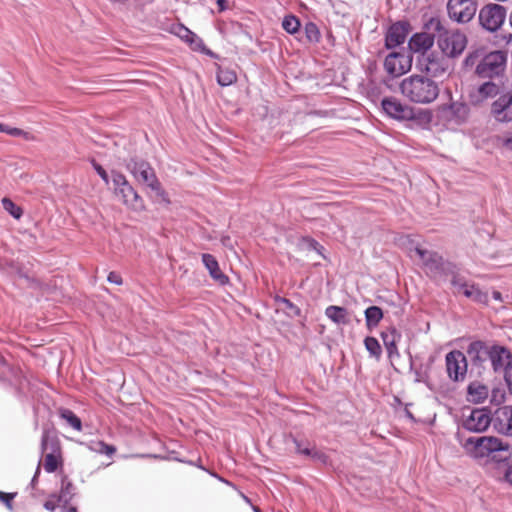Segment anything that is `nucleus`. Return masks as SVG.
<instances>
[{
	"instance_id": "obj_1",
	"label": "nucleus",
	"mask_w": 512,
	"mask_h": 512,
	"mask_svg": "<svg viewBox=\"0 0 512 512\" xmlns=\"http://www.w3.org/2000/svg\"><path fill=\"white\" fill-rule=\"evenodd\" d=\"M401 94L415 104H430L439 95L438 83L423 75H410L400 83Z\"/></svg>"
},
{
	"instance_id": "obj_2",
	"label": "nucleus",
	"mask_w": 512,
	"mask_h": 512,
	"mask_svg": "<svg viewBox=\"0 0 512 512\" xmlns=\"http://www.w3.org/2000/svg\"><path fill=\"white\" fill-rule=\"evenodd\" d=\"M465 451L475 459H483L494 453L504 452L497 461H506L510 454L508 445L504 444L499 438L494 436L469 437L462 443Z\"/></svg>"
},
{
	"instance_id": "obj_3",
	"label": "nucleus",
	"mask_w": 512,
	"mask_h": 512,
	"mask_svg": "<svg viewBox=\"0 0 512 512\" xmlns=\"http://www.w3.org/2000/svg\"><path fill=\"white\" fill-rule=\"evenodd\" d=\"M127 169L136 178L137 181L145 184L154 191L162 200L169 203L167 194L162 189L159 180L151 165L144 160L131 159L127 164Z\"/></svg>"
},
{
	"instance_id": "obj_4",
	"label": "nucleus",
	"mask_w": 512,
	"mask_h": 512,
	"mask_svg": "<svg viewBox=\"0 0 512 512\" xmlns=\"http://www.w3.org/2000/svg\"><path fill=\"white\" fill-rule=\"evenodd\" d=\"M415 251L422 260L426 272L431 278H444L453 265L452 262L445 261L443 257L436 252L428 251L420 247H416Z\"/></svg>"
},
{
	"instance_id": "obj_5",
	"label": "nucleus",
	"mask_w": 512,
	"mask_h": 512,
	"mask_svg": "<svg viewBox=\"0 0 512 512\" xmlns=\"http://www.w3.org/2000/svg\"><path fill=\"white\" fill-rule=\"evenodd\" d=\"M506 8L500 4L490 3L479 11V22L482 28L489 32H495L503 25L506 19Z\"/></svg>"
},
{
	"instance_id": "obj_6",
	"label": "nucleus",
	"mask_w": 512,
	"mask_h": 512,
	"mask_svg": "<svg viewBox=\"0 0 512 512\" xmlns=\"http://www.w3.org/2000/svg\"><path fill=\"white\" fill-rule=\"evenodd\" d=\"M506 64V55L502 51H494L482 57L476 65V73L483 78L499 76Z\"/></svg>"
},
{
	"instance_id": "obj_7",
	"label": "nucleus",
	"mask_w": 512,
	"mask_h": 512,
	"mask_svg": "<svg viewBox=\"0 0 512 512\" xmlns=\"http://www.w3.org/2000/svg\"><path fill=\"white\" fill-rule=\"evenodd\" d=\"M467 37L460 31H445L439 35L438 46L447 57H457L466 48Z\"/></svg>"
},
{
	"instance_id": "obj_8",
	"label": "nucleus",
	"mask_w": 512,
	"mask_h": 512,
	"mask_svg": "<svg viewBox=\"0 0 512 512\" xmlns=\"http://www.w3.org/2000/svg\"><path fill=\"white\" fill-rule=\"evenodd\" d=\"M447 12L451 20L465 24L474 18L477 2L476 0H448Z\"/></svg>"
},
{
	"instance_id": "obj_9",
	"label": "nucleus",
	"mask_w": 512,
	"mask_h": 512,
	"mask_svg": "<svg viewBox=\"0 0 512 512\" xmlns=\"http://www.w3.org/2000/svg\"><path fill=\"white\" fill-rule=\"evenodd\" d=\"M446 371L450 380L454 382L463 381L467 373V358L459 350H453L446 354Z\"/></svg>"
},
{
	"instance_id": "obj_10",
	"label": "nucleus",
	"mask_w": 512,
	"mask_h": 512,
	"mask_svg": "<svg viewBox=\"0 0 512 512\" xmlns=\"http://www.w3.org/2000/svg\"><path fill=\"white\" fill-rule=\"evenodd\" d=\"M494 418L491 411L487 408L473 409L463 420V428L474 433H482L488 429Z\"/></svg>"
},
{
	"instance_id": "obj_11",
	"label": "nucleus",
	"mask_w": 512,
	"mask_h": 512,
	"mask_svg": "<svg viewBox=\"0 0 512 512\" xmlns=\"http://www.w3.org/2000/svg\"><path fill=\"white\" fill-rule=\"evenodd\" d=\"M381 106L386 115L396 120H412L415 117L413 108L395 97L383 98Z\"/></svg>"
},
{
	"instance_id": "obj_12",
	"label": "nucleus",
	"mask_w": 512,
	"mask_h": 512,
	"mask_svg": "<svg viewBox=\"0 0 512 512\" xmlns=\"http://www.w3.org/2000/svg\"><path fill=\"white\" fill-rule=\"evenodd\" d=\"M410 68L411 59L403 51H393L389 53L384 60L385 71L393 77H399L405 74Z\"/></svg>"
},
{
	"instance_id": "obj_13",
	"label": "nucleus",
	"mask_w": 512,
	"mask_h": 512,
	"mask_svg": "<svg viewBox=\"0 0 512 512\" xmlns=\"http://www.w3.org/2000/svg\"><path fill=\"white\" fill-rule=\"evenodd\" d=\"M417 65L421 72L431 77H440L447 71L445 60L434 53L421 55Z\"/></svg>"
},
{
	"instance_id": "obj_14",
	"label": "nucleus",
	"mask_w": 512,
	"mask_h": 512,
	"mask_svg": "<svg viewBox=\"0 0 512 512\" xmlns=\"http://www.w3.org/2000/svg\"><path fill=\"white\" fill-rule=\"evenodd\" d=\"M488 362L494 372L504 371L505 373L512 364V353L506 347L492 342Z\"/></svg>"
},
{
	"instance_id": "obj_15",
	"label": "nucleus",
	"mask_w": 512,
	"mask_h": 512,
	"mask_svg": "<svg viewBox=\"0 0 512 512\" xmlns=\"http://www.w3.org/2000/svg\"><path fill=\"white\" fill-rule=\"evenodd\" d=\"M492 341L476 340L471 342L467 347V355L472 366L484 368L489 361V354Z\"/></svg>"
},
{
	"instance_id": "obj_16",
	"label": "nucleus",
	"mask_w": 512,
	"mask_h": 512,
	"mask_svg": "<svg viewBox=\"0 0 512 512\" xmlns=\"http://www.w3.org/2000/svg\"><path fill=\"white\" fill-rule=\"evenodd\" d=\"M410 32V24L406 21H399L392 24L385 36L387 49H394L402 45Z\"/></svg>"
},
{
	"instance_id": "obj_17",
	"label": "nucleus",
	"mask_w": 512,
	"mask_h": 512,
	"mask_svg": "<svg viewBox=\"0 0 512 512\" xmlns=\"http://www.w3.org/2000/svg\"><path fill=\"white\" fill-rule=\"evenodd\" d=\"M169 32L188 43L194 50H203L205 47L202 39L181 23L171 24Z\"/></svg>"
},
{
	"instance_id": "obj_18",
	"label": "nucleus",
	"mask_w": 512,
	"mask_h": 512,
	"mask_svg": "<svg viewBox=\"0 0 512 512\" xmlns=\"http://www.w3.org/2000/svg\"><path fill=\"white\" fill-rule=\"evenodd\" d=\"M492 113L498 121L512 120V93L501 95L492 104Z\"/></svg>"
},
{
	"instance_id": "obj_19",
	"label": "nucleus",
	"mask_w": 512,
	"mask_h": 512,
	"mask_svg": "<svg viewBox=\"0 0 512 512\" xmlns=\"http://www.w3.org/2000/svg\"><path fill=\"white\" fill-rule=\"evenodd\" d=\"M493 427L500 434L512 436V406H505L496 412Z\"/></svg>"
},
{
	"instance_id": "obj_20",
	"label": "nucleus",
	"mask_w": 512,
	"mask_h": 512,
	"mask_svg": "<svg viewBox=\"0 0 512 512\" xmlns=\"http://www.w3.org/2000/svg\"><path fill=\"white\" fill-rule=\"evenodd\" d=\"M434 35L428 32L414 34L409 40V48L415 53L427 54L426 52L434 44Z\"/></svg>"
},
{
	"instance_id": "obj_21",
	"label": "nucleus",
	"mask_w": 512,
	"mask_h": 512,
	"mask_svg": "<svg viewBox=\"0 0 512 512\" xmlns=\"http://www.w3.org/2000/svg\"><path fill=\"white\" fill-rule=\"evenodd\" d=\"M202 262L210 276L221 285L228 283V277L221 271L217 259L208 253L202 254Z\"/></svg>"
},
{
	"instance_id": "obj_22",
	"label": "nucleus",
	"mask_w": 512,
	"mask_h": 512,
	"mask_svg": "<svg viewBox=\"0 0 512 512\" xmlns=\"http://www.w3.org/2000/svg\"><path fill=\"white\" fill-rule=\"evenodd\" d=\"M381 337L387 350L388 357L390 359L399 357L396 342L400 339V334L395 329H392L386 332H382Z\"/></svg>"
},
{
	"instance_id": "obj_23",
	"label": "nucleus",
	"mask_w": 512,
	"mask_h": 512,
	"mask_svg": "<svg viewBox=\"0 0 512 512\" xmlns=\"http://www.w3.org/2000/svg\"><path fill=\"white\" fill-rule=\"evenodd\" d=\"M489 395V389L486 385L479 382H472L467 388L468 400L473 403H481Z\"/></svg>"
},
{
	"instance_id": "obj_24",
	"label": "nucleus",
	"mask_w": 512,
	"mask_h": 512,
	"mask_svg": "<svg viewBox=\"0 0 512 512\" xmlns=\"http://www.w3.org/2000/svg\"><path fill=\"white\" fill-rule=\"evenodd\" d=\"M461 294L479 304L488 305L489 303L488 293L482 291L479 286L474 283H470L467 287H464Z\"/></svg>"
},
{
	"instance_id": "obj_25",
	"label": "nucleus",
	"mask_w": 512,
	"mask_h": 512,
	"mask_svg": "<svg viewBox=\"0 0 512 512\" xmlns=\"http://www.w3.org/2000/svg\"><path fill=\"white\" fill-rule=\"evenodd\" d=\"M293 442L295 444V448L297 453L311 457L313 459H317L320 461L325 462L326 461V455L318 450H316L314 447L310 445V443L298 440L296 438L293 439Z\"/></svg>"
},
{
	"instance_id": "obj_26",
	"label": "nucleus",
	"mask_w": 512,
	"mask_h": 512,
	"mask_svg": "<svg viewBox=\"0 0 512 512\" xmlns=\"http://www.w3.org/2000/svg\"><path fill=\"white\" fill-rule=\"evenodd\" d=\"M450 271L447 272L444 278H450V283L457 293H461L464 287H467L470 283L466 281L465 277L461 275L460 269L453 263Z\"/></svg>"
},
{
	"instance_id": "obj_27",
	"label": "nucleus",
	"mask_w": 512,
	"mask_h": 512,
	"mask_svg": "<svg viewBox=\"0 0 512 512\" xmlns=\"http://www.w3.org/2000/svg\"><path fill=\"white\" fill-rule=\"evenodd\" d=\"M325 315L335 324L345 325L348 324V311L344 307L331 305L325 310Z\"/></svg>"
},
{
	"instance_id": "obj_28",
	"label": "nucleus",
	"mask_w": 512,
	"mask_h": 512,
	"mask_svg": "<svg viewBox=\"0 0 512 512\" xmlns=\"http://www.w3.org/2000/svg\"><path fill=\"white\" fill-rule=\"evenodd\" d=\"M116 196L121 197L123 203L128 206L136 208L140 197L134 188L127 183L125 186L115 192Z\"/></svg>"
},
{
	"instance_id": "obj_29",
	"label": "nucleus",
	"mask_w": 512,
	"mask_h": 512,
	"mask_svg": "<svg viewBox=\"0 0 512 512\" xmlns=\"http://www.w3.org/2000/svg\"><path fill=\"white\" fill-rule=\"evenodd\" d=\"M75 487L69 481L67 476H64L61 480V489L57 494V502L62 505H68L75 495Z\"/></svg>"
},
{
	"instance_id": "obj_30",
	"label": "nucleus",
	"mask_w": 512,
	"mask_h": 512,
	"mask_svg": "<svg viewBox=\"0 0 512 512\" xmlns=\"http://www.w3.org/2000/svg\"><path fill=\"white\" fill-rule=\"evenodd\" d=\"M382 318L383 312L378 306H370L365 310V321L368 329L375 328Z\"/></svg>"
},
{
	"instance_id": "obj_31",
	"label": "nucleus",
	"mask_w": 512,
	"mask_h": 512,
	"mask_svg": "<svg viewBox=\"0 0 512 512\" xmlns=\"http://www.w3.org/2000/svg\"><path fill=\"white\" fill-rule=\"evenodd\" d=\"M59 416L61 419L65 420L67 424L71 426L74 430H82L81 419L72 410L67 408H61L59 410Z\"/></svg>"
},
{
	"instance_id": "obj_32",
	"label": "nucleus",
	"mask_w": 512,
	"mask_h": 512,
	"mask_svg": "<svg viewBox=\"0 0 512 512\" xmlns=\"http://www.w3.org/2000/svg\"><path fill=\"white\" fill-rule=\"evenodd\" d=\"M477 93L479 100H485L495 97L499 93V87L494 82L487 81L478 87Z\"/></svg>"
},
{
	"instance_id": "obj_33",
	"label": "nucleus",
	"mask_w": 512,
	"mask_h": 512,
	"mask_svg": "<svg viewBox=\"0 0 512 512\" xmlns=\"http://www.w3.org/2000/svg\"><path fill=\"white\" fill-rule=\"evenodd\" d=\"M237 79L236 73L228 68L219 67L217 71V82L225 87L233 84Z\"/></svg>"
},
{
	"instance_id": "obj_34",
	"label": "nucleus",
	"mask_w": 512,
	"mask_h": 512,
	"mask_svg": "<svg viewBox=\"0 0 512 512\" xmlns=\"http://www.w3.org/2000/svg\"><path fill=\"white\" fill-rule=\"evenodd\" d=\"M283 29L289 34H295L300 29V21L294 15H287L282 21Z\"/></svg>"
},
{
	"instance_id": "obj_35",
	"label": "nucleus",
	"mask_w": 512,
	"mask_h": 512,
	"mask_svg": "<svg viewBox=\"0 0 512 512\" xmlns=\"http://www.w3.org/2000/svg\"><path fill=\"white\" fill-rule=\"evenodd\" d=\"M304 32L307 40L310 43H318L321 38V34L318 26L313 22H307L304 27Z\"/></svg>"
},
{
	"instance_id": "obj_36",
	"label": "nucleus",
	"mask_w": 512,
	"mask_h": 512,
	"mask_svg": "<svg viewBox=\"0 0 512 512\" xmlns=\"http://www.w3.org/2000/svg\"><path fill=\"white\" fill-rule=\"evenodd\" d=\"M364 345L369 354L373 357L379 358L381 356V346L375 337L368 336L364 339Z\"/></svg>"
},
{
	"instance_id": "obj_37",
	"label": "nucleus",
	"mask_w": 512,
	"mask_h": 512,
	"mask_svg": "<svg viewBox=\"0 0 512 512\" xmlns=\"http://www.w3.org/2000/svg\"><path fill=\"white\" fill-rule=\"evenodd\" d=\"M276 302L278 304L284 305V308L286 310V314L289 317H297L300 316L301 310L298 306H296L293 302H291L289 299L284 297H278L276 298Z\"/></svg>"
},
{
	"instance_id": "obj_38",
	"label": "nucleus",
	"mask_w": 512,
	"mask_h": 512,
	"mask_svg": "<svg viewBox=\"0 0 512 512\" xmlns=\"http://www.w3.org/2000/svg\"><path fill=\"white\" fill-rule=\"evenodd\" d=\"M0 132L1 133H6L10 136H13V137H23L24 139L26 140H30L31 139V136L28 132L22 130V129H19V128H16V127H10L6 124H3V123H0Z\"/></svg>"
},
{
	"instance_id": "obj_39",
	"label": "nucleus",
	"mask_w": 512,
	"mask_h": 512,
	"mask_svg": "<svg viewBox=\"0 0 512 512\" xmlns=\"http://www.w3.org/2000/svg\"><path fill=\"white\" fill-rule=\"evenodd\" d=\"M59 465V457L55 454V450L47 453L44 460V469L48 473H52L57 470Z\"/></svg>"
},
{
	"instance_id": "obj_40",
	"label": "nucleus",
	"mask_w": 512,
	"mask_h": 512,
	"mask_svg": "<svg viewBox=\"0 0 512 512\" xmlns=\"http://www.w3.org/2000/svg\"><path fill=\"white\" fill-rule=\"evenodd\" d=\"M3 208L15 219H19L22 216V209L17 206L11 199L3 198L2 199Z\"/></svg>"
},
{
	"instance_id": "obj_41",
	"label": "nucleus",
	"mask_w": 512,
	"mask_h": 512,
	"mask_svg": "<svg viewBox=\"0 0 512 512\" xmlns=\"http://www.w3.org/2000/svg\"><path fill=\"white\" fill-rule=\"evenodd\" d=\"M92 449L100 454L113 455L116 452V448L112 445L106 444L102 441H98L94 444Z\"/></svg>"
},
{
	"instance_id": "obj_42",
	"label": "nucleus",
	"mask_w": 512,
	"mask_h": 512,
	"mask_svg": "<svg viewBox=\"0 0 512 512\" xmlns=\"http://www.w3.org/2000/svg\"><path fill=\"white\" fill-rule=\"evenodd\" d=\"M483 52L481 50H475L473 52L468 53L464 60L465 67H473L478 64L477 62L482 59Z\"/></svg>"
},
{
	"instance_id": "obj_43",
	"label": "nucleus",
	"mask_w": 512,
	"mask_h": 512,
	"mask_svg": "<svg viewBox=\"0 0 512 512\" xmlns=\"http://www.w3.org/2000/svg\"><path fill=\"white\" fill-rule=\"evenodd\" d=\"M112 182L114 185V192L129 183L123 174L116 171H112Z\"/></svg>"
},
{
	"instance_id": "obj_44",
	"label": "nucleus",
	"mask_w": 512,
	"mask_h": 512,
	"mask_svg": "<svg viewBox=\"0 0 512 512\" xmlns=\"http://www.w3.org/2000/svg\"><path fill=\"white\" fill-rule=\"evenodd\" d=\"M57 506L61 507V504L57 502V494L53 493L49 495L48 499L44 502V508L48 511L54 512Z\"/></svg>"
},
{
	"instance_id": "obj_45",
	"label": "nucleus",
	"mask_w": 512,
	"mask_h": 512,
	"mask_svg": "<svg viewBox=\"0 0 512 512\" xmlns=\"http://www.w3.org/2000/svg\"><path fill=\"white\" fill-rule=\"evenodd\" d=\"M16 496L15 493H4L0 491V501L4 503V505L9 509L12 510V500Z\"/></svg>"
},
{
	"instance_id": "obj_46",
	"label": "nucleus",
	"mask_w": 512,
	"mask_h": 512,
	"mask_svg": "<svg viewBox=\"0 0 512 512\" xmlns=\"http://www.w3.org/2000/svg\"><path fill=\"white\" fill-rule=\"evenodd\" d=\"M91 163H92L93 168L97 172V174L101 177V179L106 184H108L109 183V176H108L107 172L105 171V169L100 164H98L95 160H92Z\"/></svg>"
},
{
	"instance_id": "obj_47",
	"label": "nucleus",
	"mask_w": 512,
	"mask_h": 512,
	"mask_svg": "<svg viewBox=\"0 0 512 512\" xmlns=\"http://www.w3.org/2000/svg\"><path fill=\"white\" fill-rule=\"evenodd\" d=\"M107 280L112 283V284H116V285H121L122 284V277L120 276V274L116 273V272H110L108 274V277H107Z\"/></svg>"
},
{
	"instance_id": "obj_48",
	"label": "nucleus",
	"mask_w": 512,
	"mask_h": 512,
	"mask_svg": "<svg viewBox=\"0 0 512 512\" xmlns=\"http://www.w3.org/2000/svg\"><path fill=\"white\" fill-rule=\"evenodd\" d=\"M306 241L310 249H313L317 253L321 254V250L323 249V247L316 240L309 238Z\"/></svg>"
},
{
	"instance_id": "obj_49",
	"label": "nucleus",
	"mask_w": 512,
	"mask_h": 512,
	"mask_svg": "<svg viewBox=\"0 0 512 512\" xmlns=\"http://www.w3.org/2000/svg\"><path fill=\"white\" fill-rule=\"evenodd\" d=\"M505 380L509 386V389L512 390V364L505 372Z\"/></svg>"
},
{
	"instance_id": "obj_50",
	"label": "nucleus",
	"mask_w": 512,
	"mask_h": 512,
	"mask_svg": "<svg viewBox=\"0 0 512 512\" xmlns=\"http://www.w3.org/2000/svg\"><path fill=\"white\" fill-rule=\"evenodd\" d=\"M47 445H48V435H47V432L44 431L42 434V438H41V449L43 452L47 450Z\"/></svg>"
},
{
	"instance_id": "obj_51",
	"label": "nucleus",
	"mask_w": 512,
	"mask_h": 512,
	"mask_svg": "<svg viewBox=\"0 0 512 512\" xmlns=\"http://www.w3.org/2000/svg\"><path fill=\"white\" fill-rule=\"evenodd\" d=\"M505 480L512 485V465L508 466L505 472Z\"/></svg>"
},
{
	"instance_id": "obj_52",
	"label": "nucleus",
	"mask_w": 512,
	"mask_h": 512,
	"mask_svg": "<svg viewBox=\"0 0 512 512\" xmlns=\"http://www.w3.org/2000/svg\"><path fill=\"white\" fill-rule=\"evenodd\" d=\"M219 11H225L227 9V0H217Z\"/></svg>"
},
{
	"instance_id": "obj_53",
	"label": "nucleus",
	"mask_w": 512,
	"mask_h": 512,
	"mask_svg": "<svg viewBox=\"0 0 512 512\" xmlns=\"http://www.w3.org/2000/svg\"><path fill=\"white\" fill-rule=\"evenodd\" d=\"M39 473H40V464L38 465L37 469H36V472L31 480V486L34 487L38 481V476H39Z\"/></svg>"
},
{
	"instance_id": "obj_54",
	"label": "nucleus",
	"mask_w": 512,
	"mask_h": 512,
	"mask_svg": "<svg viewBox=\"0 0 512 512\" xmlns=\"http://www.w3.org/2000/svg\"><path fill=\"white\" fill-rule=\"evenodd\" d=\"M492 297L494 300L496 301H499V302H502L503 301V297H502V294L499 292V291H493L492 292Z\"/></svg>"
},
{
	"instance_id": "obj_55",
	"label": "nucleus",
	"mask_w": 512,
	"mask_h": 512,
	"mask_svg": "<svg viewBox=\"0 0 512 512\" xmlns=\"http://www.w3.org/2000/svg\"><path fill=\"white\" fill-rule=\"evenodd\" d=\"M61 512H78L76 507H67V505L61 506Z\"/></svg>"
},
{
	"instance_id": "obj_56",
	"label": "nucleus",
	"mask_w": 512,
	"mask_h": 512,
	"mask_svg": "<svg viewBox=\"0 0 512 512\" xmlns=\"http://www.w3.org/2000/svg\"><path fill=\"white\" fill-rule=\"evenodd\" d=\"M504 146L512 150V137L504 140Z\"/></svg>"
},
{
	"instance_id": "obj_57",
	"label": "nucleus",
	"mask_w": 512,
	"mask_h": 512,
	"mask_svg": "<svg viewBox=\"0 0 512 512\" xmlns=\"http://www.w3.org/2000/svg\"><path fill=\"white\" fill-rule=\"evenodd\" d=\"M498 392H499L498 390H493V393H492V397H493V399L497 396V393H498Z\"/></svg>"
},
{
	"instance_id": "obj_58",
	"label": "nucleus",
	"mask_w": 512,
	"mask_h": 512,
	"mask_svg": "<svg viewBox=\"0 0 512 512\" xmlns=\"http://www.w3.org/2000/svg\"><path fill=\"white\" fill-rule=\"evenodd\" d=\"M0 364L1 365H5V360H4V358L2 356H0Z\"/></svg>"
},
{
	"instance_id": "obj_59",
	"label": "nucleus",
	"mask_w": 512,
	"mask_h": 512,
	"mask_svg": "<svg viewBox=\"0 0 512 512\" xmlns=\"http://www.w3.org/2000/svg\"><path fill=\"white\" fill-rule=\"evenodd\" d=\"M229 238H222V243L226 245V242H228Z\"/></svg>"
},
{
	"instance_id": "obj_60",
	"label": "nucleus",
	"mask_w": 512,
	"mask_h": 512,
	"mask_svg": "<svg viewBox=\"0 0 512 512\" xmlns=\"http://www.w3.org/2000/svg\"><path fill=\"white\" fill-rule=\"evenodd\" d=\"M229 238H222V243L226 245V242H228Z\"/></svg>"
},
{
	"instance_id": "obj_61",
	"label": "nucleus",
	"mask_w": 512,
	"mask_h": 512,
	"mask_svg": "<svg viewBox=\"0 0 512 512\" xmlns=\"http://www.w3.org/2000/svg\"><path fill=\"white\" fill-rule=\"evenodd\" d=\"M409 418L413 419V415L410 412H407Z\"/></svg>"
},
{
	"instance_id": "obj_62",
	"label": "nucleus",
	"mask_w": 512,
	"mask_h": 512,
	"mask_svg": "<svg viewBox=\"0 0 512 512\" xmlns=\"http://www.w3.org/2000/svg\"><path fill=\"white\" fill-rule=\"evenodd\" d=\"M436 24H437V28L439 29V28H440V22H439V21H437V23H436Z\"/></svg>"
}]
</instances>
